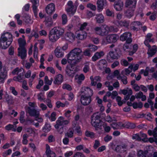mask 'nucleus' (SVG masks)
<instances>
[{"label":"nucleus","mask_w":157,"mask_h":157,"mask_svg":"<svg viewBox=\"0 0 157 157\" xmlns=\"http://www.w3.org/2000/svg\"><path fill=\"white\" fill-rule=\"evenodd\" d=\"M24 21L26 24H31L32 22L31 21L30 17L29 14L24 13L23 15Z\"/></svg>","instance_id":"nucleus-36"},{"label":"nucleus","mask_w":157,"mask_h":157,"mask_svg":"<svg viewBox=\"0 0 157 157\" xmlns=\"http://www.w3.org/2000/svg\"><path fill=\"white\" fill-rule=\"evenodd\" d=\"M121 54L120 51L115 49V51H110L107 55V59L108 61L109 60V58H110L112 59H117L121 57Z\"/></svg>","instance_id":"nucleus-7"},{"label":"nucleus","mask_w":157,"mask_h":157,"mask_svg":"<svg viewBox=\"0 0 157 157\" xmlns=\"http://www.w3.org/2000/svg\"><path fill=\"white\" fill-rule=\"evenodd\" d=\"M123 6V2L121 1H119L115 3L114 7L116 10L121 11L122 10Z\"/></svg>","instance_id":"nucleus-21"},{"label":"nucleus","mask_w":157,"mask_h":157,"mask_svg":"<svg viewBox=\"0 0 157 157\" xmlns=\"http://www.w3.org/2000/svg\"><path fill=\"white\" fill-rule=\"evenodd\" d=\"M0 39L7 41H10L11 42L13 41L12 35L8 32H7L2 34Z\"/></svg>","instance_id":"nucleus-16"},{"label":"nucleus","mask_w":157,"mask_h":157,"mask_svg":"<svg viewBox=\"0 0 157 157\" xmlns=\"http://www.w3.org/2000/svg\"><path fill=\"white\" fill-rule=\"evenodd\" d=\"M26 112L29 113L31 116L34 117L35 118L38 117L40 116V113L35 108H31L30 107H26L25 108Z\"/></svg>","instance_id":"nucleus-8"},{"label":"nucleus","mask_w":157,"mask_h":157,"mask_svg":"<svg viewBox=\"0 0 157 157\" xmlns=\"http://www.w3.org/2000/svg\"><path fill=\"white\" fill-rule=\"evenodd\" d=\"M97 49L98 47L97 46L94 45H92L90 46L89 50L91 52H95V51L97 50Z\"/></svg>","instance_id":"nucleus-63"},{"label":"nucleus","mask_w":157,"mask_h":157,"mask_svg":"<svg viewBox=\"0 0 157 157\" xmlns=\"http://www.w3.org/2000/svg\"><path fill=\"white\" fill-rule=\"evenodd\" d=\"M143 106V103L141 102H139L138 103L136 102H134L132 104V106L134 109L137 108H141Z\"/></svg>","instance_id":"nucleus-44"},{"label":"nucleus","mask_w":157,"mask_h":157,"mask_svg":"<svg viewBox=\"0 0 157 157\" xmlns=\"http://www.w3.org/2000/svg\"><path fill=\"white\" fill-rule=\"evenodd\" d=\"M51 129V126L50 124L46 123L43 128V130L44 132H49Z\"/></svg>","instance_id":"nucleus-43"},{"label":"nucleus","mask_w":157,"mask_h":157,"mask_svg":"<svg viewBox=\"0 0 157 157\" xmlns=\"http://www.w3.org/2000/svg\"><path fill=\"white\" fill-rule=\"evenodd\" d=\"M55 10V6L53 3L48 4L46 8V11L48 14L51 15Z\"/></svg>","instance_id":"nucleus-17"},{"label":"nucleus","mask_w":157,"mask_h":157,"mask_svg":"<svg viewBox=\"0 0 157 157\" xmlns=\"http://www.w3.org/2000/svg\"><path fill=\"white\" fill-rule=\"evenodd\" d=\"M102 121H96L91 119V124L93 126L96 128L100 125V124Z\"/></svg>","instance_id":"nucleus-42"},{"label":"nucleus","mask_w":157,"mask_h":157,"mask_svg":"<svg viewBox=\"0 0 157 157\" xmlns=\"http://www.w3.org/2000/svg\"><path fill=\"white\" fill-rule=\"evenodd\" d=\"M85 134L87 136L90 137L91 138H93L94 136V133L88 131L86 132Z\"/></svg>","instance_id":"nucleus-59"},{"label":"nucleus","mask_w":157,"mask_h":157,"mask_svg":"<svg viewBox=\"0 0 157 157\" xmlns=\"http://www.w3.org/2000/svg\"><path fill=\"white\" fill-rule=\"evenodd\" d=\"M147 54L149 56L151 57L154 55L156 52L157 47L156 46H153L151 48H149Z\"/></svg>","instance_id":"nucleus-22"},{"label":"nucleus","mask_w":157,"mask_h":157,"mask_svg":"<svg viewBox=\"0 0 157 157\" xmlns=\"http://www.w3.org/2000/svg\"><path fill=\"white\" fill-rule=\"evenodd\" d=\"M123 127L128 128H134L135 127V125L134 124L132 123L129 122H126L123 124Z\"/></svg>","instance_id":"nucleus-37"},{"label":"nucleus","mask_w":157,"mask_h":157,"mask_svg":"<svg viewBox=\"0 0 157 157\" xmlns=\"http://www.w3.org/2000/svg\"><path fill=\"white\" fill-rule=\"evenodd\" d=\"M114 28L113 26L109 27L108 25H104L101 27H97L94 28V30L96 33L100 36H104L107 35Z\"/></svg>","instance_id":"nucleus-4"},{"label":"nucleus","mask_w":157,"mask_h":157,"mask_svg":"<svg viewBox=\"0 0 157 157\" xmlns=\"http://www.w3.org/2000/svg\"><path fill=\"white\" fill-rule=\"evenodd\" d=\"M96 16V18L97 23H101L104 22V18L103 15L101 13L97 14Z\"/></svg>","instance_id":"nucleus-35"},{"label":"nucleus","mask_w":157,"mask_h":157,"mask_svg":"<svg viewBox=\"0 0 157 157\" xmlns=\"http://www.w3.org/2000/svg\"><path fill=\"white\" fill-rule=\"evenodd\" d=\"M62 24L65 25L67 21V15L65 14H63L62 16Z\"/></svg>","instance_id":"nucleus-60"},{"label":"nucleus","mask_w":157,"mask_h":157,"mask_svg":"<svg viewBox=\"0 0 157 157\" xmlns=\"http://www.w3.org/2000/svg\"><path fill=\"white\" fill-rule=\"evenodd\" d=\"M53 80L52 78H51L50 80H49L48 77L47 76L44 77V81L45 83L48 85H51L52 84Z\"/></svg>","instance_id":"nucleus-48"},{"label":"nucleus","mask_w":157,"mask_h":157,"mask_svg":"<svg viewBox=\"0 0 157 157\" xmlns=\"http://www.w3.org/2000/svg\"><path fill=\"white\" fill-rule=\"evenodd\" d=\"M97 10L98 12H101L104 7L107 5L106 0H98L97 1Z\"/></svg>","instance_id":"nucleus-11"},{"label":"nucleus","mask_w":157,"mask_h":157,"mask_svg":"<svg viewBox=\"0 0 157 157\" xmlns=\"http://www.w3.org/2000/svg\"><path fill=\"white\" fill-rule=\"evenodd\" d=\"M67 75L70 78H73L76 73L75 69L72 67H67L66 69Z\"/></svg>","instance_id":"nucleus-15"},{"label":"nucleus","mask_w":157,"mask_h":157,"mask_svg":"<svg viewBox=\"0 0 157 157\" xmlns=\"http://www.w3.org/2000/svg\"><path fill=\"white\" fill-rule=\"evenodd\" d=\"M18 41L19 44V47L18 48L25 49V47L26 44V41L24 39L20 38L18 39Z\"/></svg>","instance_id":"nucleus-31"},{"label":"nucleus","mask_w":157,"mask_h":157,"mask_svg":"<svg viewBox=\"0 0 157 157\" xmlns=\"http://www.w3.org/2000/svg\"><path fill=\"white\" fill-rule=\"evenodd\" d=\"M5 98L6 102L9 104H11L12 103L13 100L11 97L7 95H6Z\"/></svg>","instance_id":"nucleus-51"},{"label":"nucleus","mask_w":157,"mask_h":157,"mask_svg":"<svg viewBox=\"0 0 157 157\" xmlns=\"http://www.w3.org/2000/svg\"><path fill=\"white\" fill-rule=\"evenodd\" d=\"M117 78L119 80L121 79V81L124 84L126 85L128 83L127 78L126 76L124 75L121 76L119 75L117 77Z\"/></svg>","instance_id":"nucleus-39"},{"label":"nucleus","mask_w":157,"mask_h":157,"mask_svg":"<svg viewBox=\"0 0 157 157\" xmlns=\"http://www.w3.org/2000/svg\"><path fill=\"white\" fill-rule=\"evenodd\" d=\"M133 68V65L131 64L129 66L128 68L126 69L125 70V75H128L132 72Z\"/></svg>","instance_id":"nucleus-46"},{"label":"nucleus","mask_w":157,"mask_h":157,"mask_svg":"<svg viewBox=\"0 0 157 157\" xmlns=\"http://www.w3.org/2000/svg\"><path fill=\"white\" fill-rule=\"evenodd\" d=\"M132 90L131 89H129L128 94L124 97V100L126 101L128 100L130 98V96L132 95Z\"/></svg>","instance_id":"nucleus-55"},{"label":"nucleus","mask_w":157,"mask_h":157,"mask_svg":"<svg viewBox=\"0 0 157 157\" xmlns=\"http://www.w3.org/2000/svg\"><path fill=\"white\" fill-rule=\"evenodd\" d=\"M106 13L107 16L109 17H114V14L113 12L110 10L109 9H107L106 10Z\"/></svg>","instance_id":"nucleus-53"},{"label":"nucleus","mask_w":157,"mask_h":157,"mask_svg":"<svg viewBox=\"0 0 157 157\" xmlns=\"http://www.w3.org/2000/svg\"><path fill=\"white\" fill-rule=\"evenodd\" d=\"M118 23L120 26L125 27H128L129 25V23L125 20L118 21Z\"/></svg>","instance_id":"nucleus-41"},{"label":"nucleus","mask_w":157,"mask_h":157,"mask_svg":"<svg viewBox=\"0 0 157 157\" xmlns=\"http://www.w3.org/2000/svg\"><path fill=\"white\" fill-rule=\"evenodd\" d=\"M12 43L10 41H7L0 39V47L2 49H6Z\"/></svg>","instance_id":"nucleus-19"},{"label":"nucleus","mask_w":157,"mask_h":157,"mask_svg":"<svg viewBox=\"0 0 157 157\" xmlns=\"http://www.w3.org/2000/svg\"><path fill=\"white\" fill-rule=\"evenodd\" d=\"M64 33L63 29L60 27H54L50 31L48 35L50 40L54 42L63 35Z\"/></svg>","instance_id":"nucleus-2"},{"label":"nucleus","mask_w":157,"mask_h":157,"mask_svg":"<svg viewBox=\"0 0 157 157\" xmlns=\"http://www.w3.org/2000/svg\"><path fill=\"white\" fill-rule=\"evenodd\" d=\"M44 22L45 25L48 27H50L52 26L53 22L51 17H46Z\"/></svg>","instance_id":"nucleus-28"},{"label":"nucleus","mask_w":157,"mask_h":157,"mask_svg":"<svg viewBox=\"0 0 157 157\" xmlns=\"http://www.w3.org/2000/svg\"><path fill=\"white\" fill-rule=\"evenodd\" d=\"M87 6L88 8H90L93 11H95L96 9V6L94 5L91 3H89L87 4Z\"/></svg>","instance_id":"nucleus-58"},{"label":"nucleus","mask_w":157,"mask_h":157,"mask_svg":"<svg viewBox=\"0 0 157 157\" xmlns=\"http://www.w3.org/2000/svg\"><path fill=\"white\" fill-rule=\"evenodd\" d=\"M123 124L121 122H119L117 124V123H114L113 124H112V127L113 128L115 129H117L119 128V127H116L115 126L117 127V125H118V126H120L121 127H123V125L122 124Z\"/></svg>","instance_id":"nucleus-54"},{"label":"nucleus","mask_w":157,"mask_h":157,"mask_svg":"<svg viewBox=\"0 0 157 157\" xmlns=\"http://www.w3.org/2000/svg\"><path fill=\"white\" fill-rule=\"evenodd\" d=\"M32 36L34 37L35 38H37L39 37V35L37 32V30L36 29H33L31 33Z\"/></svg>","instance_id":"nucleus-56"},{"label":"nucleus","mask_w":157,"mask_h":157,"mask_svg":"<svg viewBox=\"0 0 157 157\" xmlns=\"http://www.w3.org/2000/svg\"><path fill=\"white\" fill-rule=\"evenodd\" d=\"M74 130H68V132L65 134V136L68 138H72L74 135Z\"/></svg>","instance_id":"nucleus-45"},{"label":"nucleus","mask_w":157,"mask_h":157,"mask_svg":"<svg viewBox=\"0 0 157 157\" xmlns=\"http://www.w3.org/2000/svg\"><path fill=\"white\" fill-rule=\"evenodd\" d=\"M33 4V9L34 15L36 18L37 17V7L39 5V0H30Z\"/></svg>","instance_id":"nucleus-14"},{"label":"nucleus","mask_w":157,"mask_h":157,"mask_svg":"<svg viewBox=\"0 0 157 157\" xmlns=\"http://www.w3.org/2000/svg\"><path fill=\"white\" fill-rule=\"evenodd\" d=\"M135 9V8H129L126 12V16L128 18H131L133 15Z\"/></svg>","instance_id":"nucleus-34"},{"label":"nucleus","mask_w":157,"mask_h":157,"mask_svg":"<svg viewBox=\"0 0 157 157\" xmlns=\"http://www.w3.org/2000/svg\"><path fill=\"white\" fill-rule=\"evenodd\" d=\"M134 145L131 144L129 147L128 144L126 142L121 141L117 145L114 151L120 153H127V151L130 149H132L134 147Z\"/></svg>","instance_id":"nucleus-3"},{"label":"nucleus","mask_w":157,"mask_h":157,"mask_svg":"<svg viewBox=\"0 0 157 157\" xmlns=\"http://www.w3.org/2000/svg\"><path fill=\"white\" fill-rule=\"evenodd\" d=\"M63 77L62 75L59 74L56 76L54 81V83L55 84H60L63 81Z\"/></svg>","instance_id":"nucleus-25"},{"label":"nucleus","mask_w":157,"mask_h":157,"mask_svg":"<svg viewBox=\"0 0 157 157\" xmlns=\"http://www.w3.org/2000/svg\"><path fill=\"white\" fill-rule=\"evenodd\" d=\"M132 139L133 140H136L139 141L141 140V137H140L139 134H133L132 136Z\"/></svg>","instance_id":"nucleus-50"},{"label":"nucleus","mask_w":157,"mask_h":157,"mask_svg":"<svg viewBox=\"0 0 157 157\" xmlns=\"http://www.w3.org/2000/svg\"><path fill=\"white\" fill-rule=\"evenodd\" d=\"M12 153V150L11 149H9L8 150L5 151L2 153L3 156L4 157H6L8 155H10Z\"/></svg>","instance_id":"nucleus-61"},{"label":"nucleus","mask_w":157,"mask_h":157,"mask_svg":"<svg viewBox=\"0 0 157 157\" xmlns=\"http://www.w3.org/2000/svg\"><path fill=\"white\" fill-rule=\"evenodd\" d=\"M91 52L89 49L86 50L83 53L81 49L75 48L71 50L68 54V62L72 65L77 64L82 60L83 56V54L85 56H90Z\"/></svg>","instance_id":"nucleus-1"},{"label":"nucleus","mask_w":157,"mask_h":157,"mask_svg":"<svg viewBox=\"0 0 157 157\" xmlns=\"http://www.w3.org/2000/svg\"><path fill=\"white\" fill-rule=\"evenodd\" d=\"M101 114L98 113H94L91 117V119L102 121L101 120Z\"/></svg>","instance_id":"nucleus-38"},{"label":"nucleus","mask_w":157,"mask_h":157,"mask_svg":"<svg viewBox=\"0 0 157 157\" xmlns=\"http://www.w3.org/2000/svg\"><path fill=\"white\" fill-rule=\"evenodd\" d=\"M104 55V53L102 51L97 52L92 58L93 61L95 62L102 57Z\"/></svg>","instance_id":"nucleus-18"},{"label":"nucleus","mask_w":157,"mask_h":157,"mask_svg":"<svg viewBox=\"0 0 157 157\" xmlns=\"http://www.w3.org/2000/svg\"><path fill=\"white\" fill-rule=\"evenodd\" d=\"M148 153V151L146 150L143 151L142 150H139L138 153V156L139 157H146V155Z\"/></svg>","instance_id":"nucleus-40"},{"label":"nucleus","mask_w":157,"mask_h":157,"mask_svg":"<svg viewBox=\"0 0 157 157\" xmlns=\"http://www.w3.org/2000/svg\"><path fill=\"white\" fill-rule=\"evenodd\" d=\"M67 40L70 41L74 40L75 37L74 33L71 32H67L65 34Z\"/></svg>","instance_id":"nucleus-33"},{"label":"nucleus","mask_w":157,"mask_h":157,"mask_svg":"<svg viewBox=\"0 0 157 157\" xmlns=\"http://www.w3.org/2000/svg\"><path fill=\"white\" fill-rule=\"evenodd\" d=\"M38 99L40 101H43L44 100V95L42 93H40L37 95Z\"/></svg>","instance_id":"nucleus-64"},{"label":"nucleus","mask_w":157,"mask_h":157,"mask_svg":"<svg viewBox=\"0 0 157 157\" xmlns=\"http://www.w3.org/2000/svg\"><path fill=\"white\" fill-rule=\"evenodd\" d=\"M131 43H128L126 42L123 45V48L124 51H125L126 49H129L131 47V46L130 44Z\"/></svg>","instance_id":"nucleus-62"},{"label":"nucleus","mask_w":157,"mask_h":157,"mask_svg":"<svg viewBox=\"0 0 157 157\" xmlns=\"http://www.w3.org/2000/svg\"><path fill=\"white\" fill-rule=\"evenodd\" d=\"M152 36V34L149 33L147 35L145 39L149 40V42H154V40L152 38H151Z\"/></svg>","instance_id":"nucleus-52"},{"label":"nucleus","mask_w":157,"mask_h":157,"mask_svg":"<svg viewBox=\"0 0 157 157\" xmlns=\"http://www.w3.org/2000/svg\"><path fill=\"white\" fill-rule=\"evenodd\" d=\"M7 76V72L5 71H1L0 73V84H3Z\"/></svg>","instance_id":"nucleus-24"},{"label":"nucleus","mask_w":157,"mask_h":157,"mask_svg":"<svg viewBox=\"0 0 157 157\" xmlns=\"http://www.w3.org/2000/svg\"><path fill=\"white\" fill-rule=\"evenodd\" d=\"M136 0H125V7L126 8H135Z\"/></svg>","instance_id":"nucleus-13"},{"label":"nucleus","mask_w":157,"mask_h":157,"mask_svg":"<svg viewBox=\"0 0 157 157\" xmlns=\"http://www.w3.org/2000/svg\"><path fill=\"white\" fill-rule=\"evenodd\" d=\"M28 137V134H24L23 136V140H22V143L24 144H26L28 143V140L27 139V138Z\"/></svg>","instance_id":"nucleus-57"},{"label":"nucleus","mask_w":157,"mask_h":157,"mask_svg":"<svg viewBox=\"0 0 157 157\" xmlns=\"http://www.w3.org/2000/svg\"><path fill=\"white\" fill-rule=\"evenodd\" d=\"M119 38V36L116 34L108 35L105 38L102 39V44H104L115 43L117 41Z\"/></svg>","instance_id":"nucleus-6"},{"label":"nucleus","mask_w":157,"mask_h":157,"mask_svg":"<svg viewBox=\"0 0 157 157\" xmlns=\"http://www.w3.org/2000/svg\"><path fill=\"white\" fill-rule=\"evenodd\" d=\"M23 74L22 73H20L18 74L17 76H15L13 78V80L16 81L22 82L23 81Z\"/></svg>","instance_id":"nucleus-32"},{"label":"nucleus","mask_w":157,"mask_h":157,"mask_svg":"<svg viewBox=\"0 0 157 157\" xmlns=\"http://www.w3.org/2000/svg\"><path fill=\"white\" fill-rule=\"evenodd\" d=\"M75 79L77 81V82L78 84H80L82 81L85 79V76L83 74L80 75H77L75 76Z\"/></svg>","instance_id":"nucleus-30"},{"label":"nucleus","mask_w":157,"mask_h":157,"mask_svg":"<svg viewBox=\"0 0 157 157\" xmlns=\"http://www.w3.org/2000/svg\"><path fill=\"white\" fill-rule=\"evenodd\" d=\"M18 56L20 57L21 59H24L26 56V50L25 49H20L18 48Z\"/></svg>","instance_id":"nucleus-20"},{"label":"nucleus","mask_w":157,"mask_h":157,"mask_svg":"<svg viewBox=\"0 0 157 157\" xmlns=\"http://www.w3.org/2000/svg\"><path fill=\"white\" fill-rule=\"evenodd\" d=\"M107 61L105 59H101L98 63V65L99 67L101 69L106 67L107 66Z\"/></svg>","instance_id":"nucleus-26"},{"label":"nucleus","mask_w":157,"mask_h":157,"mask_svg":"<svg viewBox=\"0 0 157 157\" xmlns=\"http://www.w3.org/2000/svg\"><path fill=\"white\" fill-rule=\"evenodd\" d=\"M46 153L47 157H56L55 153L50 150L49 146L48 145H46Z\"/></svg>","instance_id":"nucleus-23"},{"label":"nucleus","mask_w":157,"mask_h":157,"mask_svg":"<svg viewBox=\"0 0 157 157\" xmlns=\"http://www.w3.org/2000/svg\"><path fill=\"white\" fill-rule=\"evenodd\" d=\"M89 63L88 62L86 63L84 67L83 68V71L85 73H86L89 71L90 70Z\"/></svg>","instance_id":"nucleus-49"},{"label":"nucleus","mask_w":157,"mask_h":157,"mask_svg":"<svg viewBox=\"0 0 157 157\" xmlns=\"http://www.w3.org/2000/svg\"><path fill=\"white\" fill-rule=\"evenodd\" d=\"M56 56L58 58L62 57L64 55V53L60 48H57L55 51Z\"/></svg>","instance_id":"nucleus-29"},{"label":"nucleus","mask_w":157,"mask_h":157,"mask_svg":"<svg viewBox=\"0 0 157 157\" xmlns=\"http://www.w3.org/2000/svg\"><path fill=\"white\" fill-rule=\"evenodd\" d=\"M132 35L131 33L126 32L121 35L120 37V40L122 41L126 40L128 43H131L132 41L131 38Z\"/></svg>","instance_id":"nucleus-10"},{"label":"nucleus","mask_w":157,"mask_h":157,"mask_svg":"<svg viewBox=\"0 0 157 157\" xmlns=\"http://www.w3.org/2000/svg\"><path fill=\"white\" fill-rule=\"evenodd\" d=\"M79 33H77L76 36V38L78 39L82 40L86 37V33L85 31H80Z\"/></svg>","instance_id":"nucleus-27"},{"label":"nucleus","mask_w":157,"mask_h":157,"mask_svg":"<svg viewBox=\"0 0 157 157\" xmlns=\"http://www.w3.org/2000/svg\"><path fill=\"white\" fill-rule=\"evenodd\" d=\"M139 135L140 136V137H141V140L144 142H147L148 141V140H146L147 139V136L146 134L143 133L141 132L139 134Z\"/></svg>","instance_id":"nucleus-47"},{"label":"nucleus","mask_w":157,"mask_h":157,"mask_svg":"<svg viewBox=\"0 0 157 157\" xmlns=\"http://www.w3.org/2000/svg\"><path fill=\"white\" fill-rule=\"evenodd\" d=\"M81 93V95H84L85 96L90 97L93 94V90L88 87H82Z\"/></svg>","instance_id":"nucleus-9"},{"label":"nucleus","mask_w":157,"mask_h":157,"mask_svg":"<svg viewBox=\"0 0 157 157\" xmlns=\"http://www.w3.org/2000/svg\"><path fill=\"white\" fill-rule=\"evenodd\" d=\"M69 123V120H66L64 117H60L56 121L55 127L57 129V131L61 134L63 132L64 126L67 125Z\"/></svg>","instance_id":"nucleus-5"},{"label":"nucleus","mask_w":157,"mask_h":157,"mask_svg":"<svg viewBox=\"0 0 157 157\" xmlns=\"http://www.w3.org/2000/svg\"><path fill=\"white\" fill-rule=\"evenodd\" d=\"M91 97L81 95L80 101L81 104L84 105H88L91 102Z\"/></svg>","instance_id":"nucleus-12"}]
</instances>
